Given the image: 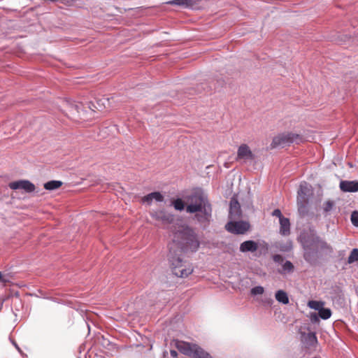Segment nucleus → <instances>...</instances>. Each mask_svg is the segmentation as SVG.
<instances>
[{
    "instance_id": "obj_1",
    "label": "nucleus",
    "mask_w": 358,
    "mask_h": 358,
    "mask_svg": "<svg viewBox=\"0 0 358 358\" xmlns=\"http://www.w3.org/2000/svg\"><path fill=\"white\" fill-rule=\"evenodd\" d=\"M299 240L303 248V258L310 264H315L324 255L333 252L332 247L324 240L310 230L301 233Z\"/></svg>"
},
{
    "instance_id": "obj_2",
    "label": "nucleus",
    "mask_w": 358,
    "mask_h": 358,
    "mask_svg": "<svg viewBox=\"0 0 358 358\" xmlns=\"http://www.w3.org/2000/svg\"><path fill=\"white\" fill-rule=\"evenodd\" d=\"M186 211L196 213L195 219L200 224L206 228L211 221L212 207L208 197L201 192H197L189 197V203L186 207Z\"/></svg>"
},
{
    "instance_id": "obj_3",
    "label": "nucleus",
    "mask_w": 358,
    "mask_h": 358,
    "mask_svg": "<svg viewBox=\"0 0 358 358\" xmlns=\"http://www.w3.org/2000/svg\"><path fill=\"white\" fill-rule=\"evenodd\" d=\"M174 229L170 235L173 244L182 252H196L200 242L194 230L187 225L174 226Z\"/></svg>"
},
{
    "instance_id": "obj_4",
    "label": "nucleus",
    "mask_w": 358,
    "mask_h": 358,
    "mask_svg": "<svg viewBox=\"0 0 358 358\" xmlns=\"http://www.w3.org/2000/svg\"><path fill=\"white\" fill-rule=\"evenodd\" d=\"M311 193V187L307 182L300 184L297 192V207L299 213L303 216L308 213V197Z\"/></svg>"
},
{
    "instance_id": "obj_5",
    "label": "nucleus",
    "mask_w": 358,
    "mask_h": 358,
    "mask_svg": "<svg viewBox=\"0 0 358 358\" xmlns=\"http://www.w3.org/2000/svg\"><path fill=\"white\" fill-rule=\"evenodd\" d=\"M170 262L173 273L180 278H186L193 272L192 266L182 262L179 257H170Z\"/></svg>"
},
{
    "instance_id": "obj_6",
    "label": "nucleus",
    "mask_w": 358,
    "mask_h": 358,
    "mask_svg": "<svg viewBox=\"0 0 358 358\" xmlns=\"http://www.w3.org/2000/svg\"><path fill=\"white\" fill-rule=\"evenodd\" d=\"M301 141V137L296 134L287 132L282 133L275 136L271 143V148L277 147H284L293 143H299Z\"/></svg>"
},
{
    "instance_id": "obj_7",
    "label": "nucleus",
    "mask_w": 358,
    "mask_h": 358,
    "mask_svg": "<svg viewBox=\"0 0 358 358\" xmlns=\"http://www.w3.org/2000/svg\"><path fill=\"white\" fill-rule=\"evenodd\" d=\"M225 229L228 231L233 233V234H243L249 230L250 224L247 222H243V221L233 222L231 220L226 224Z\"/></svg>"
},
{
    "instance_id": "obj_8",
    "label": "nucleus",
    "mask_w": 358,
    "mask_h": 358,
    "mask_svg": "<svg viewBox=\"0 0 358 358\" xmlns=\"http://www.w3.org/2000/svg\"><path fill=\"white\" fill-rule=\"evenodd\" d=\"M255 158V154L252 152L251 149L247 144L243 143L238 148L236 161H252L254 160Z\"/></svg>"
},
{
    "instance_id": "obj_9",
    "label": "nucleus",
    "mask_w": 358,
    "mask_h": 358,
    "mask_svg": "<svg viewBox=\"0 0 358 358\" xmlns=\"http://www.w3.org/2000/svg\"><path fill=\"white\" fill-rule=\"evenodd\" d=\"M11 189H22L25 192L31 193L35 191V185L27 180H20L9 183Z\"/></svg>"
},
{
    "instance_id": "obj_10",
    "label": "nucleus",
    "mask_w": 358,
    "mask_h": 358,
    "mask_svg": "<svg viewBox=\"0 0 358 358\" xmlns=\"http://www.w3.org/2000/svg\"><path fill=\"white\" fill-rule=\"evenodd\" d=\"M150 215L155 220L163 225L171 224L173 221V215L164 210L152 212Z\"/></svg>"
},
{
    "instance_id": "obj_11",
    "label": "nucleus",
    "mask_w": 358,
    "mask_h": 358,
    "mask_svg": "<svg viewBox=\"0 0 358 358\" xmlns=\"http://www.w3.org/2000/svg\"><path fill=\"white\" fill-rule=\"evenodd\" d=\"M275 262L282 264V268L278 271L281 274L291 273L294 271V267L293 264L288 260L284 262V258L280 255H275L273 257Z\"/></svg>"
},
{
    "instance_id": "obj_12",
    "label": "nucleus",
    "mask_w": 358,
    "mask_h": 358,
    "mask_svg": "<svg viewBox=\"0 0 358 358\" xmlns=\"http://www.w3.org/2000/svg\"><path fill=\"white\" fill-rule=\"evenodd\" d=\"M241 217V206L235 197H232L229 203V217L231 220H238Z\"/></svg>"
},
{
    "instance_id": "obj_13",
    "label": "nucleus",
    "mask_w": 358,
    "mask_h": 358,
    "mask_svg": "<svg viewBox=\"0 0 358 358\" xmlns=\"http://www.w3.org/2000/svg\"><path fill=\"white\" fill-rule=\"evenodd\" d=\"M340 189L345 192H358V181L342 180L339 185Z\"/></svg>"
},
{
    "instance_id": "obj_14",
    "label": "nucleus",
    "mask_w": 358,
    "mask_h": 358,
    "mask_svg": "<svg viewBox=\"0 0 358 358\" xmlns=\"http://www.w3.org/2000/svg\"><path fill=\"white\" fill-rule=\"evenodd\" d=\"M164 198V196L159 192H154L142 197L141 202L150 205L154 200L157 202L163 201Z\"/></svg>"
},
{
    "instance_id": "obj_15",
    "label": "nucleus",
    "mask_w": 358,
    "mask_h": 358,
    "mask_svg": "<svg viewBox=\"0 0 358 358\" xmlns=\"http://www.w3.org/2000/svg\"><path fill=\"white\" fill-rule=\"evenodd\" d=\"M258 243L249 240L241 243L239 250L241 252H255L258 250Z\"/></svg>"
},
{
    "instance_id": "obj_16",
    "label": "nucleus",
    "mask_w": 358,
    "mask_h": 358,
    "mask_svg": "<svg viewBox=\"0 0 358 358\" xmlns=\"http://www.w3.org/2000/svg\"><path fill=\"white\" fill-rule=\"evenodd\" d=\"M176 347L180 352L191 357L193 352V348L195 347V344H191L183 341H178Z\"/></svg>"
},
{
    "instance_id": "obj_17",
    "label": "nucleus",
    "mask_w": 358,
    "mask_h": 358,
    "mask_svg": "<svg viewBox=\"0 0 358 358\" xmlns=\"http://www.w3.org/2000/svg\"><path fill=\"white\" fill-rule=\"evenodd\" d=\"M301 337L302 341L308 347L315 346L317 343V339L314 332L303 333Z\"/></svg>"
},
{
    "instance_id": "obj_18",
    "label": "nucleus",
    "mask_w": 358,
    "mask_h": 358,
    "mask_svg": "<svg viewBox=\"0 0 358 358\" xmlns=\"http://www.w3.org/2000/svg\"><path fill=\"white\" fill-rule=\"evenodd\" d=\"M280 234L287 236L290 234V222L288 218L284 217L280 220Z\"/></svg>"
},
{
    "instance_id": "obj_19",
    "label": "nucleus",
    "mask_w": 358,
    "mask_h": 358,
    "mask_svg": "<svg viewBox=\"0 0 358 358\" xmlns=\"http://www.w3.org/2000/svg\"><path fill=\"white\" fill-rule=\"evenodd\" d=\"M191 357L193 358H211L209 353L197 345H195L194 348H193V352Z\"/></svg>"
},
{
    "instance_id": "obj_20",
    "label": "nucleus",
    "mask_w": 358,
    "mask_h": 358,
    "mask_svg": "<svg viewBox=\"0 0 358 358\" xmlns=\"http://www.w3.org/2000/svg\"><path fill=\"white\" fill-rule=\"evenodd\" d=\"M169 4L180 6L183 8H192L196 4L194 0H172L169 2Z\"/></svg>"
},
{
    "instance_id": "obj_21",
    "label": "nucleus",
    "mask_w": 358,
    "mask_h": 358,
    "mask_svg": "<svg viewBox=\"0 0 358 358\" xmlns=\"http://www.w3.org/2000/svg\"><path fill=\"white\" fill-rule=\"evenodd\" d=\"M275 297L276 301H278L279 303L285 305L289 303L288 295L285 291L282 289H280L275 292Z\"/></svg>"
},
{
    "instance_id": "obj_22",
    "label": "nucleus",
    "mask_w": 358,
    "mask_h": 358,
    "mask_svg": "<svg viewBox=\"0 0 358 358\" xmlns=\"http://www.w3.org/2000/svg\"><path fill=\"white\" fill-rule=\"evenodd\" d=\"M62 185V182L59 180H50L44 184V188L47 190H55Z\"/></svg>"
},
{
    "instance_id": "obj_23",
    "label": "nucleus",
    "mask_w": 358,
    "mask_h": 358,
    "mask_svg": "<svg viewBox=\"0 0 358 358\" xmlns=\"http://www.w3.org/2000/svg\"><path fill=\"white\" fill-rule=\"evenodd\" d=\"M324 306V302L321 301L311 300L308 302V306L313 310H318L322 309Z\"/></svg>"
},
{
    "instance_id": "obj_24",
    "label": "nucleus",
    "mask_w": 358,
    "mask_h": 358,
    "mask_svg": "<svg viewBox=\"0 0 358 358\" xmlns=\"http://www.w3.org/2000/svg\"><path fill=\"white\" fill-rule=\"evenodd\" d=\"M319 316L323 320H327L331 316V311L329 308H322L318 311Z\"/></svg>"
},
{
    "instance_id": "obj_25",
    "label": "nucleus",
    "mask_w": 358,
    "mask_h": 358,
    "mask_svg": "<svg viewBox=\"0 0 358 358\" xmlns=\"http://www.w3.org/2000/svg\"><path fill=\"white\" fill-rule=\"evenodd\" d=\"M355 262H358V249H353L348 258V263L352 264Z\"/></svg>"
},
{
    "instance_id": "obj_26",
    "label": "nucleus",
    "mask_w": 358,
    "mask_h": 358,
    "mask_svg": "<svg viewBox=\"0 0 358 358\" xmlns=\"http://www.w3.org/2000/svg\"><path fill=\"white\" fill-rule=\"evenodd\" d=\"M174 208L177 210H182L185 208L184 202L181 199H177L172 202Z\"/></svg>"
},
{
    "instance_id": "obj_27",
    "label": "nucleus",
    "mask_w": 358,
    "mask_h": 358,
    "mask_svg": "<svg viewBox=\"0 0 358 358\" xmlns=\"http://www.w3.org/2000/svg\"><path fill=\"white\" fill-rule=\"evenodd\" d=\"M264 292V289L262 286H256L251 289V294L252 295L262 294Z\"/></svg>"
},
{
    "instance_id": "obj_28",
    "label": "nucleus",
    "mask_w": 358,
    "mask_h": 358,
    "mask_svg": "<svg viewBox=\"0 0 358 358\" xmlns=\"http://www.w3.org/2000/svg\"><path fill=\"white\" fill-rule=\"evenodd\" d=\"M334 206V203L331 201H327L324 203L323 209L324 211L328 213L331 211Z\"/></svg>"
},
{
    "instance_id": "obj_29",
    "label": "nucleus",
    "mask_w": 358,
    "mask_h": 358,
    "mask_svg": "<svg viewBox=\"0 0 358 358\" xmlns=\"http://www.w3.org/2000/svg\"><path fill=\"white\" fill-rule=\"evenodd\" d=\"M351 222L355 227H358V211H353L351 214Z\"/></svg>"
},
{
    "instance_id": "obj_30",
    "label": "nucleus",
    "mask_w": 358,
    "mask_h": 358,
    "mask_svg": "<svg viewBox=\"0 0 358 358\" xmlns=\"http://www.w3.org/2000/svg\"><path fill=\"white\" fill-rule=\"evenodd\" d=\"M272 215L278 217L279 218V221L281 219L284 218V217L282 215V213H281L280 210H279V209L274 210L273 211V213H272Z\"/></svg>"
},
{
    "instance_id": "obj_31",
    "label": "nucleus",
    "mask_w": 358,
    "mask_h": 358,
    "mask_svg": "<svg viewBox=\"0 0 358 358\" xmlns=\"http://www.w3.org/2000/svg\"><path fill=\"white\" fill-rule=\"evenodd\" d=\"M292 242H289L287 243V245L285 247H280L281 250H284V251H289L292 249Z\"/></svg>"
},
{
    "instance_id": "obj_32",
    "label": "nucleus",
    "mask_w": 358,
    "mask_h": 358,
    "mask_svg": "<svg viewBox=\"0 0 358 358\" xmlns=\"http://www.w3.org/2000/svg\"><path fill=\"white\" fill-rule=\"evenodd\" d=\"M0 282L6 283L8 282V280L6 278L5 275H3L1 272H0Z\"/></svg>"
},
{
    "instance_id": "obj_33",
    "label": "nucleus",
    "mask_w": 358,
    "mask_h": 358,
    "mask_svg": "<svg viewBox=\"0 0 358 358\" xmlns=\"http://www.w3.org/2000/svg\"><path fill=\"white\" fill-rule=\"evenodd\" d=\"M170 354L172 357H176L178 356V352L174 350H171Z\"/></svg>"
},
{
    "instance_id": "obj_34",
    "label": "nucleus",
    "mask_w": 358,
    "mask_h": 358,
    "mask_svg": "<svg viewBox=\"0 0 358 358\" xmlns=\"http://www.w3.org/2000/svg\"><path fill=\"white\" fill-rule=\"evenodd\" d=\"M173 250V248L172 247H171L170 248V252L172 253V251Z\"/></svg>"
},
{
    "instance_id": "obj_35",
    "label": "nucleus",
    "mask_w": 358,
    "mask_h": 358,
    "mask_svg": "<svg viewBox=\"0 0 358 358\" xmlns=\"http://www.w3.org/2000/svg\"><path fill=\"white\" fill-rule=\"evenodd\" d=\"M357 81H358V78H357Z\"/></svg>"
}]
</instances>
